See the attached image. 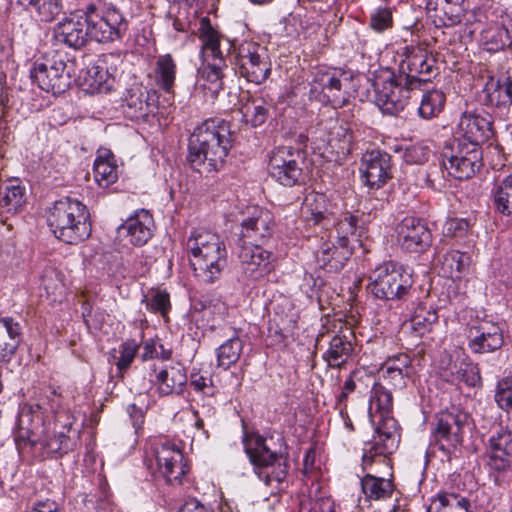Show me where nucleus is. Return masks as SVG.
Masks as SVG:
<instances>
[{"label":"nucleus","instance_id":"f257e3e1","mask_svg":"<svg viewBox=\"0 0 512 512\" xmlns=\"http://www.w3.org/2000/svg\"><path fill=\"white\" fill-rule=\"evenodd\" d=\"M231 147L229 123L221 118H210L191 135L187 160L200 173L217 171L223 166Z\"/></svg>","mask_w":512,"mask_h":512},{"label":"nucleus","instance_id":"f03ea898","mask_svg":"<svg viewBox=\"0 0 512 512\" xmlns=\"http://www.w3.org/2000/svg\"><path fill=\"white\" fill-rule=\"evenodd\" d=\"M194 275L202 282L214 283L227 267L228 253L221 237L210 230L196 229L186 240Z\"/></svg>","mask_w":512,"mask_h":512},{"label":"nucleus","instance_id":"7ed1b4c3","mask_svg":"<svg viewBox=\"0 0 512 512\" xmlns=\"http://www.w3.org/2000/svg\"><path fill=\"white\" fill-rule=\"evenodd\" d=\"M90 214L87 207L76 199L61 198L53 204L47 224L57 239L76 245L91 234Z\"/></svg>","mask_w":512,"mask_h":512},{"label":"nucleus","instance_id":"20e7f679","mask_svg":"<svg viewBox=\"0 0 512 512\" xmlns=\"http://www.w3.org/2000/svg\"><path fill=\"white\" fill-rule=\"evenodd\" d=\"M244 447L258 478L272 489V493L281 492L290 467L288 456L273 450L268 440L260 435L245 437Z\"/></svg>","mask_w":512,"mask_h":512},{"label":"nucleus","instance_id":"39448f33","mask_svg":"<svg viewBox=\"0 0 512 512\" xmlns=\"http://www.w3.org/2000/svg\"><path fill=\"white\" fill-rule=\"evenodd\" d=\"M202 51L207 65L200 70V81L211 95H217L223 89L224 69L227 68L224 53L221 50V37L209 24L208 19L201 21Z\"/></svg>","mask_w":512,"mask_h":512},{"label":"nucleus","instance_id":"423d86ee","mask_svg":"<svg viewBox=\"0 0 512 512\" xmlns=\"http://www.w3.org/2000/svg\"><path fill=\"white\" fill-rule=\"evenodd\" d=\"M368 290L377 299H404L410 292L412 274L394 262H384L377 266L369 276Z\"/></svg>","mask_w":512,"mask_h":512},{"label":"nucleus","instance_id":"0eeeda50","mask_svg":"<svg viewBox=\"0 0 512 512\" xmlns=\"http://www.w3.org/2000/svg\"><path fill=\"white\" fill-rule=\"evenodd\" d=\"M84 15L90 40L100 43L114 42L121 40L128 30V21L113 5L102 7L89 4Z\"/></svg>","mask_w":512,"mask_h":512},{"label":"nucleus","instance_id":"6e6552de","mask_svg":"<svg viewBox=\"0 0 512 512\" xmlns=\"http://www.w3.org/2000/svg\"><path fill=\"white\" fill-rule=\"evenodd\" d=\"M468 414L459 408L441 412L432 430V448L441 452L442 461L450 462L456 457L458 446L463 440V428L467 424Z\"/></svg>","mask_w":512,"mask_h":512},{"label":"nucleus","instance_id":"1a4fd4ad","mask_svg":"<svg viewBox=\"0 0 512 512\" xmlns=\"http://www.w3.org/2000/svg\"><path fill=\"white\" fill-rule=\"evenodd\" d=\"M73 63L68 55L56 51L44 61H36L30 77L39 88L53 95L64 93L71 85Z\"/></svg>","mask_w":512,"mask_h":512},{"label":"nucleus","instance_id":"9d476101","mask_svg":"<svg viewBox=\"0 0 512 512\" xmlns=\"http://www.w3.org/2000/svg\"><path fill=\"white\" fill-rule=\"evenodd\" d=\"M233 65L236 73L257 85L265 82L272 70L266 47L254 41L234 46Z\"/></svg>","mask_w":512,"mask_h":512},{"label":"nucleus","instance_id":"9b49d317","mask_svg":"<svg viewBox=\"0 0 512 512\" xmlns=\"http://www.w3.org/2000/svg\"><path fill=\"white\" fill-rule=\"evenodd\" d=\"M306 151L303 148L280 146L270 156L268 170L270 176L279 184L292 187L304 182Z\"/></svg>","mask_w":512,"mask_h":512},{"label":"nucleus","instance_id":"f8f14e48","mask_svg":"<svg viewBox=\"0 0 512 512\" xmlns=\"http://www.w3.org/2000/svg\"><path fill=\"white\" fill-rule=\"evenodd\" d=\"M398 54L402 59L399 63V75L405 83L422 91L431 82V75L435 70L436 60L428 55L426 49L417 45H405Z\"/></svg>","mask_w":512,"mask_h":512},{"label":"nucleus","instance_id":"ddd939ff","mask_svg":"<svg viewBox=\"0 0 512 512\" xmlns=\"http://www.w3.org/2000/svg\"><path fill=\"white\" fill-rule=\"evenodd\" d=\"M43 405L26 403L20 407L14 432L18 450L24 449L27 444L34 447L44 441L49 424L44 417L46 408Z\"/></svg>","mask_w":512,"mask_h":512},{"label":"nucleus","instance_id":"4468645a","mask_svg":"<svg viewBox=\"0 0 512 512\" xmlns=\"http://www.w3.org/2000/svg\"><path fill=\"white\" fill-rule=\"evenodd\" d=\"M375 103L386 114L395 115L402 111L417 90L398 75L379 78L374 83Z\"/></svg>","mask_w":512,"mask_h":512},{"label":"nucleus","instance_id":"2eb2a0df","mask_svg":"<svg viewBox=\"0 0 512 512\" xmlns=\"http://www.w3.org/2000/svg\"><path fill=\"white\" fill-rule=\"evenodd\" d=\"M375 430L373 442L367 443L362 457V468L367 470L374 463L388 465V456L393 453L398 445V434L395 428V420L381 421Z\"/></svg>","mask_w":512,"mask_h":512},{"label":"nucleus","instance_id":"dca6fc26","mask_svg":"<svg viewBox=\"0 0 512 512\" xmlns=\"http://www.w3.org/2000/svg\"><path fill=\"white\" fill-rule=\"evenodd\" d=\"M238 243L264 244L274 232V218L270 211L258 206L247 207L240 222Z\"/></svg>","mask_w":512,"mask_h":512},{"label":"nucleus","instance_id":"f3484780","mask_svg":"<svg viewBox=\"0 0 512 512\" xmlns=\"http://www.w3.org/2000/svg\"><path fill=\"white\" fill-rule=\"evenodd\" d=\"M158 99L156 90L133 85L122 100L123 113L133 121H148L158 112Z\"/></svg>","mask_w":512,"mask_h":512},{"label":"nucleus","instance_id":"a211bd4d","mask_svg":"<svg viewBox=\"0 0 512 512\" xmlns=\"http://www.w3.org/2000/svg\"><path fill=\"white\" fill-rule=\"evenodd\" d=\"M361 177L370 190H378L392 178L391 156L381 150L367 151L360 164Z\"/></svg>","mask_w":512,"mask_h":512},{"label":"nucleus","instance_id":"6ab92c4d","mask_svg":"<svg viewBox=\"0 0 512 512\" xmlns=\"http://www.w3.org/2000/svg\"><path fill=\"white\" fill-rule=\"evenodd\" d=\"M401 248L410 253H423L432 244V234L426 223L416 217H405L397 226Z\"/></svg>","mask_w":512,"mask_h":512},{"label":"nucleus","instance_id":"aec40b11","mask_svg":"<svg viewBox=\"0 0 512 512\" xmlns=\"http://www.w3.org/2000/svg\"><path fill=\"white\" fill-rule=\"evenodd\" d=\"M237 257L246 278L257 280L270 272L272 253L261 244L238 243Z\"/></svg>","mask_w":512,"mask_h":512},{"label":"nucleus","instance_id":"412c9836","mask_svg":"<svg viewBox=\"0 0 512 512\" xmlns=\"http://www.w3.org/2000/svg\"><path fill=\"white\" fill-rule=\"evenodd\" d=\"M489 466L498 472L512 470V432L505 427L493 431L488 439Z\"/></svg>","mask_w":512,"mask_h":512},{"label":"nucleus","instance_id":"4be33fe9","mask_svg":"<svg viewBox=\"0 0 512 512\" xmlns=\"http://www.w3.org/2000/svg\"><path fill=\"white\" fill-rule=\"evenodd\" d=\"M338 71H317L311 83V94H322L323 99L334 107H342L347 102L342 77Z\"/></svg>","mask_w":512,"mask_h":512},{"label":"nucleus","instance_id":"5701e85b","mask_svg":"<svg viewBox=\"0 0 512 512\" xmlns=\"http://www.w3.org/2000/svg\"><path fill=\"white\" fill-rule=\"evenodd\" d=\"M504 343L503 332L497 323L482 321L469 330V349L475 354L499 350Z\"/></svg>","mask_w":512,"mask_h":512},{"label":"nucleus","instance_id":"b1692460","mask_svg":"<svg viewBox=\"0 0 512 512\" xmlns=\"http://www.w3.org/2000/svg\"><path fill=\"white\" fill-rule=\"evenodd\" d=\"M53 39L74 49L85 46L89 40L86 16L72 15L58 22L53 28Z\"/></svg>","mask_w":512,"mask_h":512},{"label":"nucleus","instance_id":"393cba45","mask_svg":"<svg viewBox=\"0 0 512 512\" xmlns=\"http://www.w3.org/2000/svg\"><path fill=\"white\" fill-rule=\"evenodd\" d=\"M155 223L148 210L139 209L135 211L119 227L129 243L136 247L144 246L153 236Z\"/></svg>","mask_w":512,"mask_h":512},{"label":"nucleus","instance_id":"a878e982","mask_svg":"<svg viewBox=\"0 0 512 512\" xmlns=\"http://www.w3.org/2000/svg\"><path fill=\"white\" fill-rule=\"evenodd\" d=\"M301 214L307 222L327 228L333 224L334 206L325 194L310 191L302 202Z\"/></svg>","mask_w":512,"mask_h":512},{"label":"nucleus","instance_id":"bb28decb","mask_svg":"<svg viewBox=\"0 0 512 512\" xmlns=\"http://www.w3.org/2000/svg\"><path fill=\"white\" fill-rule=\"evenodd\" d=\"M458 137L481 146L492 136V121L488 116L465 112L458 123Z\"/></svg>","mask_w":512,"mask_h":512},{"label":"nucleus","instance_id":"cd10ccee","mask_svg":"<svg viewBox=\"0 0 512 512\" xmlns=\"http://www.w3.org/2000/svg\"><path fill=\"white\" fill-rule=\"evenodd\" d=\"M484 105L507 108L512 105V79L510 77L488 76L481 91Z\"/></svg>","mask_w":512,"mask_h":512},{"label":"nucleus","instance_id":"c85d7f7f","mask_svg":"<svg viewBox=\"0 0 512 512\" xmlns=\"http://www.w3.org/2000/svg\"><path fill=\"white\" fill-rule=\"evenodd\" d=\"M352 253L353 247L337 242L324 241L316 253V260L319 266L327 272L336 273L343 269Z\"/></svg>","mask_w":512,"mask_h":512},{"label":"nucleus","instance_id":"c756f323","mask_svg":"<svg viewBox=\"0 0 512 512\" xmlns=\"http://www.w3.org/2000/svg\"><path fill=\"white\" fill-rule=\"evenodd\" d=\"M21 342V326L12 318L0 319V363H9Z\"/></svg>","mask_w":512,"mask_h":512},{"label":"nucleus","instance_id":"7c9ffc66","mask_svg":"<svg viewBox=\"0 0 512 512\" xmlns=\"http://www.w3.org/2000/svg\"><path fill=\"white\" fill-rule=\"evenodd\" d=\"M335 225L337 234V243L346 244L348 247H353L356 242L360 246L361 238L365 234V227L363 226L362 219L358 215L346 213L339 219Z\"/></svg>","mask_w":512,"mask_h":512},{"label":"nucleus","instance_id":"2f4dec72","mask_svg":"<svg viewBox=\"0 0 512 512\" xmlns=\"http://www.w3.org/2000/svg\"><path fill=\"white\" fill-rule=\"evenodd\" d=\"M156 378L161 395L182 394L188 380L186 369L179 363L161 370Z\"/></svg>","mask_w":512,"mask_h":512},{"label":"nucleus","instance_id":"473e14b6","mask_svg":"<svg viewBox=\"0 0 512 512\" xmlns=\"http://www.w3.org/2000/svg\"><path fill=\"white\" fill-rule=\"evenodd\" d=\"M153 72L156 86L172 94L177 75V63L174 57L169 53L157 56Z\"/></svg>","mask_w":512,"mask_h":512},{"label":"nucleus","instance_id":"72a5a7b5","mask_svg":"<svg viewBox=\"0 0 512 512\" xmlns=\"http://www.w3.org/2000/svg\"><path fill=\"white\" fill-rule=\"evenodd\" d=\"M353 351L354 346L347 335H334L323 354V360L330 368H341L351 358Z\"/></svg>","mask_w":512,"mask_h":512},{"label":"nucleus","instance_id":"f704fd0d","mask_svg":"<svg viewBox=\"0 0 512 512\" xmlns=\"http://www.w3.org/2000/svg\"><path fill=\"white\" fill-rule=\"evenodd\" d=\"M25 10L34 13L41 23H52L63 13V0H16Z\"/></svg>","mask_w":512,"mask_h":512},{"label":"nucleus","instance_id":"c9c22d12","mask_svg":"<svg viewBox=\"0 0 512 512\" xmlns=\"http://www.w3.org/2000/svg\"><path fill=\"white\" fill-rule=\"evenodd\" d=\"M361 490L367 501L389 499L394 491L392 480L367 473L361 478Z\"/></svg>","mask_w":512,"mask_h":512},{"label":"nucleus","instance_id":"e433bc0d","mask_svg":"<svg viewBox=\"0 0 512 512\" xmlns=\"http://www.w3.org/2000/svg\"><path fill=\"white\" fill-rule=\"evenodd\" d=\"M464 158H454L443 160L445 170L450 176L458 180H467L472 178L482 167V154H475Z\"/></svg>","mask_w":512,"mask_h":512},{"label":"nucleus","instance_id":"4c0bfd02","mask_svg":"<svg viewBox=\"0 0 512 512\" xmlns=\"http://www.w3.org/2000/svg\"><path fill=\"white\" fill-rule=\"evenodd\" d=\"M393 408V397L391 390L382 383L376 382L371 390L369 413L373 417L374 413L379 414V421L393 419L390 417Z\"/></svg>","mask_w":512,"mask_h":512},{"label":"nucleus","instance_id":"58836bf2","mask_svg":"<svg viewBox=\"0 0 512 512\" xmlns=\"http://www.w3.org/2000/svg\"><path fill=\"white\" fill-rule=\"evenodd\" d=\"M63 417L67 418V421L61 424L63 430L56 432L53 436H50L48 427L44 441L38 443L47 449L48 453H66L70 448L71 439L67 433L71 431L73 424L72 421L69 420V416L67 414L63 413L57 415L55 421L56 425H58Z\"/></svg>","mask_w":512,"mask_h":512},{"label":"nucleus","instance_id":"ea45409f","mask_svg":"<svg viewBox=\"0 0 512 512\" xmlns=\"http://www.w3.org/2000/svg\"><path fill=\"white\" fill-rule=\"evenodd\" d=\"M271 104L261 97L248 98L242 104L240 111L246 123L252 127H259L263 125L270 112Z\"/></svg>","mask_w":512,"mask_h":512},{"label":"nucleus","instance_id":"a19ab883","mask_svg":"<svg viewBox=\"0 0 512 512\" xmlns=\"http://www.w3.org/2000/svg\"><path fill=\"white\" fill-rule=\"evenodd\" d=\"M243 347L242 339L235 333L231 335L228 340L216 349L217 366L228 369L236 364L242 354Z\"/></svg>","mask_w":512,"mask_h":512},{"label":"nucleus","instance_id":"79ce46f5","mask_svg":"<svg viewBox=\"0 0 512 512\" xmlns=\"http://www.w3.org/2000/svg\"><path fill=\"white\" fill-rule=\"evenodd\" d=\"M25 202V188L19 184L11 183L0 191L2 213L16 214L23 208Z\"/></svg>","mask_w":512,"mask_h":512},{"label":"nucleus","instance_id":"37998d69","mask_svg":"<svg viewBox=\"0 0 512 512\" xmlns=\"http://www.w3.org/2000/svg\"><path fill=\"white\" fill-rule=\"evenodd\" d=\"M356 140L352 126L347 122H337L331 129L329 143L343 154H348L353 150Z\"/></svg>","mask_w":512,"mask_h":512},{"label":"nucleus","instance_id":"c03bdc74","mask_svg":"<svg viewBox=\"0 0 512 512\" xmlns=\"http://www.w3.org/2000/svg\"><path fill=\"white\" fill-rule=\"evenodd\" d=\"M475 154H482L481 146L460 137H455L444 145L441 157L443 160L462 159L464 157L472 158L471 156Z\"/></svg>","mask_w":512,"mask_h":512},{"label":"nucleus","instance_id":"a18cd8bd","mask_svg":"<svg viewBox=\"0 0 512 512\" xmlns=\"http://www.w3.org/2000/svg\"><path fill=\"white\" fill-rule=\"evenodd\" d=\"M433 504L437 505L435 512H472L471 501L466 496L457 493H440Z\"/></svg>","mask_w":512,"mask_h":512},{"label":"nucleus","instance_id":"49530a36","mask_svg":"<svg viewBox=\"0 0 512 512\" xmlns=\"http://www.w3.org/2000/svg\"><path fill=\"white\" fill-rule=\"evenodd\" d=\"M445 94L440 90H428L422 97L418 113L423 119L438 116L444 109Z\"/></svg>","mask_w":512,"mask_h":512},{"label":"nucleus","instance_id":"de8ad7c7","mask_svg":"<svg viewBox=\"0 0 512 512\" xmlns=\"http://www.w3.org/2000/svg\"><path fill=\"white\" fill-rule=\"evenodd\" d=\"M491 198L495 212L512 219V192L507 183L503 180L496 182L491 191Z\"/></svg>","mask_w":512,"mask_h":512},{"label":"nucleus","instance_id":"09e8293b","mask_svg":"<svg viewBox=\"0 0 512 512\" xmlns=\"http://www.w3.org/2000/svg\"><path fill=\"white\" fill-rule=\"evenodd\" d=\"M470 263L471 257L468 253L452 250L443 256L442 269L448 277L459 278Z\"/></svg>","mask_w":512,"mask_h":512},{"label":"nucleus","instance_id":"8fccbe9b","mask_svg":"<svg viewBox=\"0 0 512 512\" xmlns=\"http://www.w3.org/2000/svg\"><path fill=\"white\" fill-rule=\"evenodd\" d=\"M113 158L111 154L107 158L98 156L94 162V177L102 187H108L115 183L118 178L117 165Z\"/></svg>","mask_w":512,"mask_h":512},{"label":"nucleus","instance_id":"3c124183","mask_svg":"<svg viewBox=\"0 0 512 512\" xmlns=\"http://www.w3.org/2000/svg\"><path fill=\"white\" fill-rule=\"evenodd\" d=\"M437 320L438 315L436 310L420 305L411 318V327L419 335H423L431 330L432 325L435 324Z\"/></svg>","mask_w":512,"mask_h":512},{"label":"nucleus","instance_id":"603ef678","mask_svg":"<svg viewBox=\"0 0 512 512\" xmlns=\"http://www.w3.org/2000/svg\"><path fill=\"white\" fill-rule=\"evenodd\" d=\"M443 160L439 163H433L426 169L419 171V177L424 181L427 187L433 190H442L446 186L444 175Z\"/></svg>","mask_w":512,"mask_h":512},{"label":"nucleus","instance_id":"864d4df0","mask_svg":"<svg viewBox=\"0 0 512 512\" xmlns=\"http://www.w3.org/2000/svg\"><path fill=\"white\" fill-rule=\"evenodd\" d=\"M379 373L378 383H382L390 390H403L407 386L408 379L411 377L405 374V372L397 371L393 367L386 368L381 366Z\"/></svg>","mask_w":512,"mask_h":512},{"label":"nucleus","instance_id":"5fc2aeb1","mask_svg":"<svg viewBox=\"0 0 512 512\" xmlns=\"http://www.w3.org/2000/svg\"><path fill=\"white\" fill-rule=\"evenodd\" d=\"M484 39V46L487 51L497 52L503 50L508 45V30L500 27L490 29L485 33Z\"/></svg>","mask_w":512,"mask_h":512},{"label":"nucleus","instance_id":"6e6d98bb","mask_svg":"<svg viewBox=\"0 0 512 512\" xmlns=\"http://www.w3.org/2000/svg\"><path fill=\"white\" fill-rule=\"evenodd\" d=\"M455 379L469 387H475L481 382L480 371L473 363H461L455 372Z\"/></svg>","mask_w":512,"mask_h":512},{"label":"nucleus","instance_id":"4d7b16f0","mask_svg":"<svg viewBox=\"0 0 512 512\" xmlns=\"http://www.w3.org/2000/svg\"><path fill=\"white\" fill-rule=\"evenodd\" d=\"M495 401L498 406L507 412L512 411V379L504 378L497 384Z\"/></svg>","mask_w":512,"mask_h":512},{"label":"nucleus","instance_id":"13d9d810","mask_svg":"<svg viewBox=\"0 0 512 512\" xmlns=\"http://www.w3.org/2000/svg\"><path fill=\"white\" fill-rule=\"evenodd\" d=\"M146 300V307L148 310L159 313L161 316L166 317L170 308V296L166 291H156L149 299Z\"/></svg>","mask_w":512,"mask_h":512},{"label":"nucleus","instance_id":"bf43d9fd","mask_svg":"<svg viewBox=\"0 0 512 512\" xmlns=\"http://www.w3.org/2000/svg\"><path fill=\"white\" fill-rule=\"evenodd\" d=\"M393 25L392 12L388 8H378L375 12L371 14L370 17V27L381 33Z\"/></svg>","mask_w":512,"mask_h":512},{"label":"nucleus","instance_id":"052dcab7","mask_svg":"<svg viewBox=\"0 0 512 512\" xmlns=\"http://www.w3.org/2000/svg\"><path fill=\"white\" fill-rule=\"evenodd\" d=\"M138 350V344L135 340H128L122 343L120 347V358L116 363L120 373L125 371L133 362Z\"/></svg>","mask_w":512,"mask_h":512},{"label":"nucleus","instance_id":"680f3d73","mask_svg":"<svg viewBox=\"0 0 512 512\" xmlns=\"http://www.w3.org/2000/svg\"><path fill=\"white\" fill-rule=\"evenodd\" d=\"M183 461L174 462V460H166L158 462L159 471L166 478L167 482L180 480L181 476L185 474V467Z\"/></svg>","mask_w":512,"mask_h":512},{"label":"nucleus","instance_id":"e2e57ef3","mask_svg":"<svg viewBox=\"0 0 512 512\" xmlns=\"http://www.w3.org/2000/svg\"><path fill=\"white\" fill-rule=\"evenodd\" d=\"M411 359L407 354L400 353L393 357H389L384 363L383 367L389 368L393 367L397 369L399 372H405L407 375H412L413 367L411 365Z\"/></svg>","mask_w":512,"mask_h":512},{"label":"nucleus","instance_id":"0e129e2a","mask_svg":"<svg viewBox=\"0 0 512 512\" xmlns=\"http://www.w3.org/2000/svg\"><path fill=\"white\" fill-rule=\"evenodd\" d=\"M167 459L174 460V462L183 461L182 451L175 444H171L169 442L163 443L156 450L157 463L166 461Z\"/></svg>","mask_w":512,"mask_h":512},{"label":"nucleus","instance_id":"69168bd1","mask_svg":"<svg viewBox=\"0 0 512 512\" xmlns=\"http://www.w3.org/2000/svg\"><path fill=\"white\" fill-rule=\"evenodd\" d=\"M87 75L91 79L90 86L97 89L101 88L102 85L106 83L109 76L108 71L104 67L103 63L100 62L91 66L87 71Z\"/></svg>","mask_w":512,"mask_h":512},{"label":"nucleus","instance_id":"338daca9","mask_svg":"<svg viewBox=\"0 0 512 512\" xmlns=\"http://www.w3.org/2000/svg\"><path fill=\"white\" fill-rule=\"evenodd\" d=\"M432 155L431 150L422 145H415L410 148L406 154L407 160L415 164H423L427 162Z\"/></svg>","mask_w":512,"mask_h":512},{"label":"nucleus","instance_id":"774afa93","mask_svg":"<svg viewBox=\"0 0 512 512\" xmlns=\"http://www.w3.org/2000/svg\"><path fill=\"white\" fill-rule=\"evenodd\" d=\"M26 512H61V509L55 500L47 498L33 502Z\"/></svg>","mask_w":512,"mask_h":512}]
</instances>
